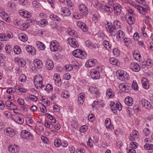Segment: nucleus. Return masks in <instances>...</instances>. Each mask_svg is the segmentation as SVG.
<instances>
[{"label": "nucleus", "mask_w": 153, "mask_h": 153, "mask_svg": "<svg viewBox=\"0 0 153 153\" xmlns=\"http://www.w3.org/2000/svg\"><path fill=\"white\" fill-rule=\"evenodd\" d=\"M0 16L3 20L7 22L9 21L10 19L7 14L4 12L1 11L0 12Z\"/></svg>", "instance_id": "nucleus-22"}, {"label": "nucleus", "mask_w": 153, "mask_h": 153, "mask_svg": "<svg viewBox=\"0 0 153 153\" xmlns=\"http://www.w3.org/2000/svg\"><path fill=\"white\" fill-rule=\"evenodd\" d=\"M84 94L82 93H80L78 95V103L80 105L82 104L84 102Z\"/></svg>", "instance_id": "nucleus-26"}, {"label": "nucleus", "mask_w": 153, "mask_h": 153, "mask_svg": "<svg viewBox=\"0 0 153 153\" xmlns=\"http://www.w3.org/2000/svg\"><path fill=\"white\" fill-rule=\"evenodd\" d=\"M68 41L69 44L72 47L76 48L78 47L79 45L76 40L73 38H70L68 39Z\"/></svg>", "instance_id": "nucleus-9"}, {"label": "nucleus", "mask_w": 153, "mask_h": 153, "mask_svg": "<svg viewBox=\"0 0 153 153\" xmlns=\"http://www.w3.org/2000/svg\"><path fill=\"white\" fill-rule=\"evenodd\" d=\"M54 144L56 147H59L61 144L60 140L59 139H55L54 140Z\"/></svg>", "instance_id": "nucleus-42"}, {"label": "nucleus", "mask_w": 153, "mask_h": 153, "mask_svg": "<svg viewBox=\"0 0 153 153\" xmlns=\"http://www.w3.org/2000/svg\"><path fill=\"white\" fill-rule=\"evenodd\" d=\"M116 75L117 77L121 81L126 82L128 79L126 75L124 76V71L123 70L117 71L116 72Z\"/></svg>", "instance_id": "nucleus-6"}, {"label": "nucleus", "mask_w": 153, "mask_h": 153, "mask_svg": "<svg viewBox=\"0 0 153 153\" xmlns=\"http://www.w3.org/2000/svg\"><path fill=\"white\" fill-rule=\"evenodd\" d=\"M21 134L22 137L24 139H32L33 135L30 132L26 130H23L22 131Z\"/></svg>", "instance_id": "nucleus-10"}, {"label": "nucleus", "mask_w": 153, "mask_h": 153, "mask_svg": "<svg viewBox=\"0 0 153 153\" xmlns=\"http://www.w3.org/2000/svg\"><path fill=\"white\" fill-rule=\"evenodd\" d=\"M133 89L135 91H137L138 89V86L136 82L135 81H133L132 86Z\"/></svg>", "instance_id": "nucleus-49"}, {"label": "nucleus", "mask_w": 153, "mask_h": 153, "mask_svg": "<svg viewBox=\"0 0 153 153\" xmlns=\"http://www.w3.org/2000/svg\"><path fill=\"white\" fill-rule=\"evenodd\" d=\"M40 24L42 26H45L47 24V20L46 19L42 20L40 21Z\"/></svg>", "instance_id": "nucleus-59"}, {"label": "nucleus", "mask_w": 153, "mask_h": 153, "mask_svg": "<svg viewBox=\"0 0 153 153\" xmlns=\"http://www.w3.org/2000/svg\"><path fill=\"white\" fill-rule=\"evenodd\" d=\"M138 147V144L135 142H132L130 143V147L131 148H137Z\"/></svg>", "instance_id": "nucleus-43"}, {"label": "nucleus", "mask_w": 153, "mask_h": 153, "mask_svg": "<svg viewBox=\"0 0 153 153\" xmlns=\"http://www.w3.org/2000/svg\"><path fill=\"white\" fill-rule=\"evenodd\" d=\"M36 45L38 48L42 50H44L45 48L44 44L39 41L37 42Z\"/></svg>", "instance_id": "nucleus-31"}, {"label": "nucleus", "mask_w": 153, "mask_h": 153, "mask_svg": "<svg viewBox=\"0 0 153 153\" xmlns=\"http://www.w3.org/2000/svg\"><path fill=\"white\" fill-rule=\"evenodd\" d=\"M4 134L8 136L12 137L14 135L13 130L10 128H7L4 129Z\"/></svg>", "instance_id": "nucleus-13"}, {"label": "nucleus", "mask_w": 153, "mask_h": 153, "mask_svg": "<svg viewBox=\"0 0 153 153\" xmlns=\"http://www.w3.org/2000/svg\"><path fill=\"white\" fill-rule=\"evenodd\" d=\"M142 83L143 87L146 89H148L149 87V84L147 79L144 77L142 80Z\"/></svg>", "instance_id": "nucleus-18"}, {"label": "nucleus", "mask_w": 153, "mask_h": 153, "mask_svg": "<svg viewBox=\"0 0 153 153\" xmlns=\"http://www.w3.org/2000/svg\"><path fill=\"white\" fill-rule=\"evenodd\" d=\"M143 132L146 136L150 134V130L148 128H145L143 130Z\"/></svg>", "instance_id": "nucleus-62"}, {"label": "nucleus", "mask_w": 153, "mask_h": 153, "mask_svg": "<svg viewBox=\"0 0 153 153\" xmlns=\"http://www.w3.org/2000/svg\"><path fill=\"white\" fill-rule=\"evenodd\" d=\"M18 150V147L15 145H10L8 147V150L11 153L16 152Z\"/></svg>", "instance_id": "nucleus-27"}, {"label": "nucleus", "mask_w": 153, "mask_h": 153, "mask_svg": "<svg viewBox=\"0 0 153 153\" xmlns=\"http://www.w3.org/2000/svg\"><path fill=\"white\" fill-rule=\"evenodd\" d=\"M133 57L137 60H139L141 56L139 53L137 51H135L133 54Z\"/></svg>", "instance_id": "nucleus-35"}, {"label": "nucleus", "mask_w": 153, "mask_h": 153, "mask_svg": "<svg viewBox=\"0 0 153 153\" xmlns=\"http://www.w3.org/2000/svg\"><path fill=\"white\" fill-rule=\"evenodd\" d=\"M61 13L62 16H68L70 15L71 13L67 8L65 7L62 8Z\"/></svg>", "instance_id": "nucleus-17"}, {"label": "nucleus", "mask_w": 153, "mask_h": 153, "mask_svg": "<svg viewBox=\"0 0 153 153\" xmlns=\"http://www.w3.org/2000/svg\"><path fill=\"white\" fill-rule=\"evenodd\" d=\"M123 41L125 45L127 46H128L130 42V39L128 38H124Z\"/></svg>", "instance_id": "nucleus-53"}, {"label": "nucleus", "mask_w": 153, "mask_h": 153, "mask_svg": "<svg viewBox=\"0 0 153 153\" xmlns=\"http://www.w3.org/2000/svg\"><path fill=\"white\" fill-rule=\"evenodd\" d=\"M144 148L147 150H151L153 149V145L152 144H145Z\"/></svg>", "instance_id": "nucleus-45"}, {"label": "nucleus", "mask_w": 153, "mask_h": 153, "mask_svg": "<svg viewBox=\"0 0 153 153\" xmlns=\"http://www.w3.org/2000/svg\"><path fill=\"white\" fill-rule=\"evenodd\" d=\"M110 106L111 110L115 114L117 113V109L120 111L122 108V105L119 102H117L116 103L113 102H111L110 104Z\"/></svg>", "instance_id": "nucleus-1"}, {"label": "nucleus", "mask_w": 153, "mask_h": 153, "mask_svg": "<svg viewBox=\"0 0 153 153\" xmlns=\"http://www.w3.org/2000/svg\"><path fill=\"white\" fill-rule=\"evenodd\" d=\"M109 61L110 63L113 65L118 66L119 65L118 59L114 58H110Z\"/></svg>", "instance_id": "nucleus-29"}, {"label": "nucleus", "mask_w": 153, "mask_h": 153, "mask_svg": "<svg viewBox=\"0 0 153 153\" xmlns=\"http://www.w3.org/2000/svg\"><path fill=\"white\" fill-rule=\"evenodd\" d=\"M139 135L138 131L136 130H133L132 133L130 134L129 138L131 141H134L136 137H137Z\"/></svg>", "instance_id": "nucleus-15"}, {"label": "nucleus", "mask_w": 153, "mask_h": 153, "mask_svg": "<svg viewBox=\"0 0 153 153\" xmlns=\"http://www.w3.org/2000/svg\"><path fill=\"white\" fill-rule=\"evenodd\" d=\"M127 22L130 25H132L134 24L135 22V20L134 17L131 16H129Z\"/></svg>", "instance_id": "nucleus-33"}, {"label": "nucleus", "mask_w": 153, "mask_h": 153, "mask_svg": "<svg viewBox=\"0 0 153 153\" xmlns=\"http://www.w3.org/2000/svg\"><path fill=\"white\" fill-rule=\"evenodd\" d=\"M18 38L21 41L23 42L27 41L28 39L27 36L22 33L19 35Z\"/></svg>", "instance_id": "nucleus-28"}, {"label": "nucleus", "mask_w": 153, "mask_h": 153, "mask_svg": "<svg viewBox=\"0 0 153 153\" xmlns=\"http://www.w3.org/2000/svg\"><path fill=\"white\" fill-rule=\"evenodd\" d=\"M120 24V22L118 20H116L114 21V27H120L121 25Z\"/></svg>", "instance_id": "nucleus-58"}, {"label": "nucleus", "mask_w": 153, "mask_h": 153, "mask_svg": "<svg viewBox=\"0 0 153 153\" xmlns=\"http://www.w3.org/2000/svg\"><path fill=\"white\" fill-rule=\"evenodd\" d=\"M50 18L54 21H58L59 18L55 15L52 14L50 16Z\"/></svg>", "instance_id": "nucleus-56"}, {"label": "nucleus", "mask_w": 153, "mask_h": 153, "mask_svg": "<svg viewBox=\"0 0 153 153\" xmlns=\"http://www.w3.org/2000/svg\"><path fill=\"white\" fill-rule=\"evenodd\" d=\"M103 44L105 47L107 49L110 48L111 47V46L110 45L109 42L108 41L105 40L104 41Z\"/></svg>", "instance_id": "nucleus-41"}, {"label": "nucleus", "mask_w": 153, "mask_h": 153, "mask_svg": "<svg viewBox=\"0 0 153 153\" xmlns=\"http://www.w3.org/2000/svg\"><path fill=\"white\" fill-rule=\"evenodd\" d=\"M34 82L35 87L37 89H43L45 87V85H43L42 84V82H38L36 83L34 81Z\"/></svg>", "instance_id": "nucleus-30"}, {"label": "nucleus", "mask_w": 153, "mask_h": 153, "mask_svg": "<svg viewBox=\"0 0 153 153\" xmlns=\"http://www.w3.org/2000/svg\"><path fill=\"white\" fill-rule=\"evenodd\" d=\"M125 102L128 105L131 106L133 103V100L132 97H128L125 98Z\"/></svg>", "instance_id": "nucleus-23"}, {"label": "nucleus", "mask_w": 153, "mask_h": 153, "mask_svg": "<svg viewBox=\"0 0 153 153\" xmlns=\"http://www.w3.org/2000/svg\"><path fill=\"white\" fill-rule=\"evenodd\" d=\"M117 39L121 40V39L123 38L125 36L124 32L122 30H119L116 33Z\"/></svg>", "instance_id": "nucleus-25"}, {"label": "nucleus", "mask_w": 153, "mask_h": 153, "mask_svg": "<svg viewBox=\"0 0 153 153\" xmlns=\"http://www.w3.org/2000/svg\"><path fill=\"white\" fill-rule=\"evenodd\" d=\"M0 40L1 41H6L7 40V38L6 35L2 33H0Z\"/></svg>", "instance_id": "nucleus-46"}, {"label": "nucleus", "mask_w": 153, "mask_h": 153, "mask_svg": "<svg viewBox=\"0 0 153 153\" xmlns=\"http://www.w3.org/2000/svg\"><path fill=\"white\" fill-rule=\"evenodd\" d=\"M105 27L107 31L111 33L112 35L114 36H115L117 32L116 27H114L112 25L108 22L107 23V25Z\"/></svg>", "instance_id": "nucleus-7"}, {"label": "nucleus", "mask_w": 153, "mask_h": 153, "mask_svg": "<svg viewBox=\"0 0 153 153\" xmlns=\"http://www.w3.org/2000/svg\"><path fill=\"white\" fill-rule=\"evenodd\" d=\"M90 75L91 78L94 79H99L100 75L98 71H96L95 70H92L90 72Z\"/></svg>", "instance_id": "nucleus-12"}, {"label": "nucleus", "mask_w": 153, "mask_h": 153, "mask_svg": "<svg viewBox=\"0 0 153 153\" xmlns=\"http://www.w3.org/2000/svg\"><path fill=\"white\" fill-rule=\"evenodd\" d=\"M106 95L108 97V98H112L113 97V92L111 89H108L107 90Z\"/></svg>", "instance_id": "nucleus-38"}, {"label": "nucleus", "mask_w": 153, "mask_h": 153, "mask_svg": "<svg viewBox=\"0 0 153 153\" xmlns=\"http://www.w3.org/2000/svg\"><path fill=\"white\" fill-rule=\"evenodd\" d=\"M34 81L36 83L38 82H42V76L39 75H38L35 76Z\"/></svg>", "instance_id": "nucleus-36"}, {"label": "nucleus", "mask_w": 153, "mask_h": 153, "mask_svg": "<svg viewBox=\"0 0 153 153\" xmlns=\"http://www.w3.org/2000/svg\"><path fill=\"white\" fill-rule=\"evenodd\" d=\"M33 64L35 68L37 69H40L43 66L42 62L37 59H35L34 60Z\"/></svg>", "instance_id": "nucleus-16"}, {"label": "nucleus", "mask_w": 153, "mask_h": 153, "mask_svg": "<svg viewBox=\"0 0 153 153\" xmlns=\"http://www.w3.org/2000/svg\"><path fill=\"white\" fill-rule=\"evenodd\" d=\"M87 128V126L85 125H84L81 127L80 129V131L81 132H83L84 131H86Z\"/></svg>", "instance_id": "nucleus-64"}, {"label": "nucleus", "mask_w": 153, "mask_h": 153, "mask_svg": "<svg viewBox=\"0 0 153 153\" xmlns=\"http://www.w3.org/2000/svg\"><path fill=\"white\" fill-rule=\"evenodd\" d=\"M130 68L132 70L135 72L139 71L140 69L139 65L135 62L131 63L130 65Z\"/></svg>", "instance_id": "nucleus-14"}, {"label": "nucleus", "mask_w": 153, "mask_h": 153, "mask_svg": "<svg viewBox=\"0 0 153 153\" xmlns=\"http://www.w3.org/2000/svg\"><path fill=\"white\" fill-rule=\"evenodd\" d=\"M54 80V82L55 84L57 86H60L61 84V79H53Z\"/></svg>", "instance_id": "nucleus-52"}, {"label": "nucleus", "mask_w": 153, "mask_h": 153, "mask_svg": "<svg viewBox=\"0 0 153 153\" xmlns=\"http://www.w3.org/2000/svg\"><path fill=\"white\" fill-rule=\"evenodd\" d=\"M66 1L67 3V5L71 9H73V5L71 1L70 0H66Z\"/></svg>", "instance_id": "nucleus-63"}, {"label": "nucleus", "mask_w": 153, "mask_h": 153, "mask_svg": "<svg viewBox=\"0 0 153 153\" xmlns=\"http://www.w3.org/2000/svg\"><path fill=\"white\" fill-rule=\"evenodd\" d=\"M113 54L116 56H118L120 54V51L116 48H114L113 51Z\"/></svg>", "instance_id": "nucleus-54"}, {"label": "nucleus", "mask_w": 153, "mask_h": 153, "mask_svg": "<svg viewBox=\"0 0 153 153\" xmlns=\"http://www.w3.org/2000/svg\"><path fill=\"white\" fill-rule=\"evenodd\" d=\"M50 47L51 50L53 52L56 51L59 49L58 43L56 40L51 42Z\"/></svg>", "instance_id": "nucleus-8"}, {"label": "nucleus", "mask_w": 153, "mask_h": 153, "mask_svg": "<svg viewBox=\"0 0 153 153\" xmlns=\"http://www.w3.org/2000/svg\"><path fill=\"white\" fill-rule=\"evenodd\" d=\"M79 9L80 11L85 12L87 11V8L83 4H81L79 5Z\"/></svg>", "instance_id": "nucleus-39"}, {"label": "nucleus", "mask_w": 153, "mask_h": 153, "mask_svg": "<svg viewBox=\"0 0 153 153\" xmlns=\"http://www.w3.org/2000/svg\"><path fill=\"white\" fill-rule=\"evenodd\" d=\"M119 88L122 91L128 92L131 89V85L127 83L120 84Z\"/></svg>", "instance_id": "nucleus-5"}, {"label": "nucleus", "mask_w": 153, "mask_h": 153, "mask_svg": "<svg viewBox=\"0 0 153 153\" xmlns=\"http://www.w3.org/2000/svg\"><path fill=\"white\" fill-rule=\"evenodd\" d=\"M96 63V60L94 59H89L85 64V66L87 67H90L94 65Z\"/></svg>", "instance_id": "nucleus-24"}, {"label": "nucleus", "mask_w": 153, "mask_h": 153, "mask_svg": "<svg viewBox=\"0 0 153 153\" xmlns=\"http://www.w3.org/2000/svg\"><path fill=\"white\" fill-rule=\"evenodd\" d=\"M72 54L75 57L82 59L85 58L86 56L85 52L82 51L79 49H76L73 51Z\"/></svg>", "instance_id": "nucleus-4"}, {"label": "nucleus", "mask_w": 153, "mask_h": 153, "mask_svg": "<svg viewBox=\"0 0 153 153\" xmlns=\"http://www.w3.org/2000/svg\"><path fill=\"white\" fill-rule=\"evenodd\" d=\"M108 5H102L101 6V8L105 11L111 13L113 12V6L114 4H113V0H108Z\"/></svg>", "instance_id": "nucleus-3"}, {"label": "nucleus", "mask_w": 153, "mask_h": 153, "mask_svg": "<svg viewBox=\"0 0 153 153\" xmlns=\"http://www.w3.org/2000/svg\"><path fill=\"white\" fill-rule=\"evenodd\" d=\"M45 66L46 68L48 70H51L54 67V64L52 60L49 59L47 60Z\"/></svg>", "instance_id": "nucleus-19"}, {"label": "nucleus", "mask_w": 153, "mask_h": 153, "mask_svg": "<svg viewBox=\"0 0 153 153\" xmlns=\"http://www.w3.org/2000/svg\"><path fill=\"white\" fill-rule=\"evenodd\" d=\"M18 63L19 65L21 67H24L25 65L26 62L24 59H21L19 61Z\"/></svg>", "instance_id": "nucleus-55"}, {"label": "nucleus", "mask_w": 153, "mask_h": 153, "mask_svg": "<svg viewBox=\"0 0 153 153\" xmlns=\"http://www.w3.org/2000/svg\"><path fill=\"white\" fill-rule=\"evenodd\" d=\"M13 50L14 53L17 54H19L21 52V49L18 46H15Z\"/></svg>", "instance_id": "nucleus-37"}, {"label": "nucleus", "mask_w": 153, "mask_h": 153, "mask_svg": "<svg viewBox=\"0 0 153 153\" xmlns=\"http://www.w3.org/2000/svg\"><path fill=\"white\" fill-rule=\"evenodd\" d=\"M29 98L30 99L32 100L33 101L35 102L37 101L38 99L37 97L34 95H30Z\"/></svg>", "instance_id": "nucleus-60"}, {"label": "nucleus", "mask_w": 153, "mask_h": 153, "mask_svg": "<svg viewBox=\"0 0 153 153\" xmlns=\"http://www.w3.org/2000/svg\"><path fill=\"white\" fill-rule=\"evenodd\" d=\"M105 124L106 128H109L111 126V120L109 118H106L105 121Z\"/></svg>", "instance_id": "nucleus-34"}, {"label": "nucleus", "mask_w": 153, "mask_h": 153, "mask_svg": "<svg viewBox=\"0 0 153 153\" xmlns=\"http://www.w3.org/2000/svg\"><path fill=\"white\" fill-rule=\"evenodd\" d=\"M140 103L143 106V107H144L148 109H150L151 108V104L147 100L143 99L141 100Z\"/></svg>", "instance_id": "nucleus-11"}, {"label": "nucleus", "mask_w": 153, "mask_h": 153, "mask_svg": "<svg viewBox=\"0 0 153 153\" xmlns=\"http://www.w3.org/2000/svg\"><path fill=\"white\" fill-rule=\"evenodd\" d=\"M8 7L11 9H13L16 7L15 4L12 1L8 2Z\"/></svg>", "instance_id": "nucleus-50"}, {"label": "nucleus", "mask_w": 153, "mask_h": 153, "mask_svg": "<svg viewBox=\"0 0 153 153\" xmlns=\"http://www.w3.org/2000/svg\"><path fill=\"white\" fill-rule=\"evenodd\" d=\"M133 6L138 10L140 14L143 15H145L146 13H147L149 11V7L147 5H145L143 7H142L139 5L134 4Z\"/></svg>", "instance_id": "nucleus-2"}, {"label": "nucleus", "mask_w": 153, "mask_h": 153, "mask_svg": "<svg viewBox=\"0 0 153 153\" xmlns=\"http://www.w3.org/2000/svg\"><path fill=\"white\" fill-rule=\"evenodd\" d=\"M19 13L23 17L28 18L29 17L28 14V12L27 11L20 10L19 11Z\"/></svg>", "instance_id": "nucleus-32"}, {"label": "nucleus", "mask_w": 153, "mask_h": 153, "mask_svg": "<svg viewBox=\"0 0 153 153\" xmlns=\"http://www.w3.org/2000/svg\"><path fill=\"white\" fill-rule=\"evenodd\" d=\"M27 28V25L25 23H21L19 28L22 30H25Z\"/></svg>", "instance_id": "nucleus-47"}, {"label": "nucleus", "mask_w": 153, "mask_h": 153, "mask_svg": "<svg viewBox=\"0 0 153 153\" xmlns=\"http://www.w3.org/2000/svg\"><path fill=\"white\" fill-rule=\"evenodd\" d=\"M53 87L52 85L50 84H47L45 88H44V90L48 92H51L52 90Z\"/></svg>", "instance_id": "nucleus-44"}, {"label": "nucleus", "mask_w": 153, "mask_h": 153, "mask_svg": "<svg viewBox=\"0 0 153 153\" xmlns=\"http://www.w3.org/2000/svg\"><path fill=\"white\" fill-rule=\"evenodd\" d=\"M69 35L74 37L77 36V34L74 30H68V31Z\"/></svg>", "instance_id": "nucleus-40"}, {"label": "nucleus", "mask_w": 153, "mask_h": 153, "mask_svg": "<svg viewBox=\"0 0 153 153\" xmlns=\"http://www.w3.org/2000/svg\"><path fill=\"white\" fill-rule=\"evenodd\" d=\"M19 79L21 82H24L26 79V77L25 75L22 74L19 76Z\"/></svg>", "instance_id": "nucleus-48"}, {"label": "nucleus", "mask_w": 153, "mask_h": 153, "mask_svg": "<svg viewBox=\"0 0 153 153\" xmlns=\"http://www.w3.org/2000/svg\"><path fill=\"white\" fill-rule=\"evenodd\" d=\"M6 105L7 106L9 107H13V105H14V104L13 102L9 100L6 101Z\"/></svg>", "instance_id": "nucleus-61"}, {"label": "nucleus", "mask_w": 153, "mask_h": 153, "mask_svg": "<svg viewBox=\"0 0 153 153\" xmlns=\"http://www.w3.org/2000/svg\"><path fill=\"white\" fill-rule=\"evenodd\" d=\"M86 46L90 48H92L94 46V45L93 44L92 42L89 41H87L85 42Z\"/></svg>", "instance_id": "nucleus-51"}, {"label": "nucleus", "mask_w": 153, "mask_h": 153, "mask_svg": "<svg viewBox=\"0 0 153 153\" xmlns=\"http://www.w3.org/2000/svg\"><path fill=\"white\" fill-rule=\"evenodd\" d=\"M112 8L113 9H114V13L116 15L118 16L120 14L121 12V7L120 5L114 4Z\"/></svg>", "instance_id": "nucleus-20"}, {"label": "nucleus", "mask_w": 153, "mask_h": 153, "mask_svg": "<svg viewBox=\"0 0 153 153\" xmlns=\"http://www.w3.org/2000/svg\"><path fill=\"white\" fill-rule=\"evenodd\" d=\"M21 23L20 22L17 20H15L13 22L14 25L18 28H19Z\"/></svg>", "instance_id": "nucleus-57"}, {"label": "nucleus", "mask_w": 153, "mask_h": 153, "mask_svg": "<svg viewBox=\"0 0 153 153\" xmlns=\"http://www.w3.org/2000/svg\"><path fill=\"white\" fill-rule=\"evenodd\" d=\"M26 49L27 51L32 55H35L36 54V51L35 49L33 47L27 45L26 47Z\"/></svg>", "instance_id": "nucleus-21"}]
</instances>
